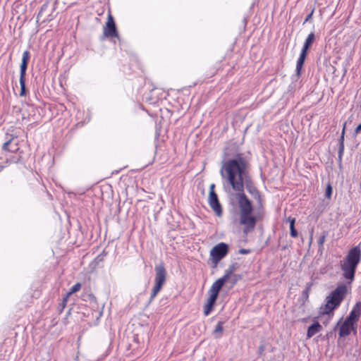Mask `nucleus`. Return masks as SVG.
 <instances>
[{"label":"nucleus","mask_w":361,"mask_h":361,"mask_svg":"<svg viewBox=\"0 0 361 361\" xmlns=\"http://www.w3.org/2000/svg\"><path fill=\"white\" fill-rule=\"evenodd\" d=\"M348 292L347 284L342 283L338 285L331 293L326 298V304L320 307L319 314L327 315L330 320L334 315V310L338 308L342 301L344 300Z\"/></svg>","instance_id":"obj_3"},{"label":"nucleus","mask_w":361,"mask_h":361,"mask_svg":"<svg viewBox=\"0 0 361 361\" xmlns=\"http://www.w3.org/2000/svg\"><path fill=\"white\" fill-rule=\"evenodd\" d=\"M247 167V162L238 154L235 159L224 162L220 170L222 178L237 192L235 197L240 210L239 221L244 226L243 233L245 234L253 231L257 221L261 219L259 216H256L252 214V202L244 192V183H247L249 178Z\"/></svg>","instance_id":"obj_1"},{"label":"nucleus","mask_w":361,"mask_h":361,"mask_svg":"<svg viewBox=\"0 0 361 361\" xmlns=\"http://www.w3.org/2000/svg\"><path fill=\"white\" fill-rule=\"evenodd\" d=\"M288 221H290V235L293 238H297L298 235V231L295 228V218H288Z\"/></svg>","instance_id":"obj_15"},{"label":"nucleus","mask_w":361,"mask_h":361,"mask_svg":"<svg viewBox=\"0 0 361 361\" xmlns=\"http://www.w3.org/2000/svg\"><path fill=\"white\" fill-rule=\"evenodd\" d=\"M2 150L6 159V163H18L22 159L23 151L20 150L18 140L11 138L2 146Z\"/></svg>","instance_id":"obj_5"},{"label":"nucleus","mask_w":361,"mask_h":361,"mask_svg":"<svg viewBox=\"0 0 361 361\" xmlns=\"http://www.w3.org/2000/svg\"><path fill=\"white\" fill-rule=\"evenodd\" d=\"M241 252H242V253H247V251H246V250H242V251H241Z\"/></svg>","instance_id":"obj_24"},{"label":"nucleus","mask_w":361,"mask_h":361,"mask_svg":"<svg viewBox=\"0 0 361 361\" xmlns=\"http://www.w3.org/2000/svg\"><path fill=\"white\" fill-rule=\"evenodd\" d=\"M361 131V123H360L355 130V134L357 135Z\"/></svg>","instance_id":"obj_23"},{"label":"nucleus","mask_w":361,"mask_h":361,"mask_svg":"<svg viewBox=\"0 0 361 361\" xmlns=\"http://www.w3.org/2000/svg\"><path fill=\"white\" fill-rule=\"evenodd\" d=\"M70 297H68L67 295H65L62 299V301L59 304L58 311L59 314H61L64 309L66 308L68 301Z\"/></svg>","instance_id":"obj_16"},{"label":"nucleus","mask_w":361,"mask_h":361,"mask_svg":"<svg viewBox=\"0 0 361 361\" xmlns=\"http://www.w3.org/2000/svg\"><path fill=\"white\" fill-rule=\"evenodd\" d=\"M228 253V245L225 243H219L214 246L209 252V259L212 267H216L219 262Z\"/></svg>","instance_id":"obj_7"},{"label":"nucleus","mask_w":361,"mask_h":361,"mask_svg":"<svg viewBox=\"0 0 361 361\" xmlns=\"http://www.w3.org/2000/svg\"><path fill=\"white\" fill-rule=\"evenodd\" d=\"M103 34L106 37H118V33L116 27L114 17L109 12L107 21L103 28Z\"/></svg>","instance_id":"obj_11"},{"label":"nucleus","mask_w":361,"mask_h":361,"mask_svg":"<svg viewBox=\"0 0 361 361\" xmlns=\"http://www.w3.org/2000/svg\"><path fill=\"white\" fill-rule=\"evenodd\" d=\"M361 261V249L360 246H355L349 250L345 258L341 261V269L344 279L349 280V285L355 279L357 265Z\"/></svg>","instance_id":"obj_4"},{"label":"nucleus","mask_w":361,"mask_h":361,"mask_svg":"<svg viewBox=\"0 0 361 361\" xmlns=\"http://www.w3.org/2000/svg\"><path fill=\"white\" fill-rule=\"evenodd\" d=\"M325 239H326V235H323L322 236H321L319 238V239L318 240V244L320 247H322L323 245H324V243L325 241Z\"/></svg>","instance_id":"obj_22"},{"label":"nucleus","mask_w":361,"mask_h":361,"mask_svg":"<svg viewBox=\"0 0 361 361\" xmlns=\"http://www.w3.org/2000/svg\"><path fill=\"white\" fill-rule=\"evenodd\" d=\"M345 129V124H344V126H343V130H342V133H341V150H342V149H343V140H344Z\"/></svg>","instance_id":"obj_21"},{"label":"nucleus","mask_w":361,"mask_h":361,"mask_svg":"<svg viewBox=\"0 0 361 361\" xmlns=\"http://www.w3.org/2000/svg\"><path fill=\"white\" fill-rule=\"evenodd\" d=\"M215 185L211 184L209 186V192L208 196V203L210 207L217 216H221L222 214V207L219 202L217 194L215 192Z\"/></svg>","instance_id":"obj_10"},{"label":"nucleus","mask_w":361,"mask_h":361,"mask_svg":"<svg viewBox=\"0 0 361 361\" xmlns=\"http://www.w3.org/2000/svg\"><path fill=\"white\" fill-rule=\"evenodd\" d=\"M166 271L163 264L157 265L155 267L154 285L152 289L149 302L154 300L159 292L161 290L163 286L166 283Z\"/></svg>","instance_id":"obj_6"},{"label":"nucleus","mask_w":361,"mask_h":361,"mask_svg":"<svg viewBox=\"0 0 361 361\" xmlns=\"http://www.w3.org/2000/svg\"><path fill=\"white\" fill-rule=\"evenodd\" d=\"M361 315V302H357L353 307L349 315L345 318L348 321L357 325Z\"/></svg>","instance_id":"obj_13"},{"label":"nucleus","mask_w":361,"mask_h":361,"mask_svg":"<svg viewBox=\"0 0 361 361\" xmlns=\"http://www.w3.org/2000/svg\"><path fill=\"white\" fill-rule=\"evenodd\" d=\"M314 12V8H313L312 10L311 11V12L305 18V21L303 23L304 24L306 23L307 22L310 21L312 19Z\"/></svg>","instance_id":"obj_20"},{"label":"nucleus","mask_w":361,"mask_h":361,"mask_svg":"<svg viewBox=\"0 0 361 361\" xmlns=\"http://www.w3.org/2000/svg\"><path fill=\"white\" fill-rule=\"evenodd\" d=\"M235 265H231L226 271L224 276L215 281L209 290V296L204 305V314L208 316L214 309L219 293L226 283H231V288H233L241 279L240 275L234 274Z\"/></svg>","instance_id":"obj_2"},{"label":"nucleus","mask_w":361,"mask_h":361,"mask_svg":"<svg viewBox=\"0 0 361 361\" xmlns=\"http://www.w3.org/2000/svg\"><path fill=\"white\" fill-rule=\"evenodd\" d=\"M308 290L306 291V297L307 298L308 297V293H307Z\"/></svg>","instance_id":"obj_25"},{"label":"nucleus","mask_w":361,"mask_h":361,"mask_svg":"<svg viewBox=\"0 0 361 361\" xmlns=\"http://www.w3.org/2000/svg\"><path fill=\"white\" fill-rule=\"evenodd\" d=\"M224 328H223V322H219L215 327L214 333H219L221 334L223 332Z\"/></svg>","instance_id":"obj_18"},{"label":"nucleus","mask_w":361,"mask_h":361,"mask_svg":"<svg viewBox=\"0 0 361 361\" xmlns=\"http://www.w3.org/2000/svg\"><path fill=\"white\" fill-rule=\"evenodd\" d=\"M30 59V52L29 51L26 50L23 52V56H22V61L20 64V96L23 97L26 94V89H25V75H26V71Z\"/></svg>","instance_id":"obj_9"},{"label":"nucleus","mask_w":361,"mask_h":361,"mask_svg":"<svg viewBox=\"0 0 361 361\" xmlns=\"http://www.w3.org/2000/svg\"><path fill=\"white\" fill-rule=\"evenodd\" d=\"M81 289V283H76L75 285H73L70 290L66 294L68 297H71V295L78 291H79Z\"/></svg>","instance_id":"obj_17"},{"label":"nucleus","mask_w":361,"mask_h":361,"mask_svg":"<svg viewBox=\"0 0 361 361\" xmlns=\"http://www.w3.org/2000/svg\"><path fill=\"white\" fill-rule=\"evenodd\" d=\"M332 194V187L330 184L326 186L325 195L327 198L330 199Z\"/></svg>","instance_id":"obj_19"},{"label":"nucleus","mask_w":361,"mask_h":361,"mask_svg":"<svg viewBox=\"0 0 361 361\" xmlns=\"http://www.w3.org/2000/svg\"><path fill=\"white\" fill-rule=\"evenodd\" d=\"M352 331L356 333L357 331V325L345 319L343 322L341 323L339 328V336L345 337L351 334Z\"/></svg>","instance_id":"obj_12"},{"label":"nucleus","mask_w":361,"mask_h":361,"mask_svg":"<svg viewBox=\"0 0 361 361\" xmlns=\"http://www.w3.org/2000/svg\"><path fill=\"white\" fill-rule=\"evenodd\" d=\"M314 39V33L310 32L304 42L303 47L302 48V50L300 51L299 58L298 59L296 63V74L298 76H300L301 74V71L305 63L308 53V50L311 47Z\"/></svg>","instance_id":"obj_8"},{"label":"nucleus","mask_w":361,"mask_h":361,"mask_svg":"<svg viewBox=\"0 0 361 361\" xmlns=\"http://www.w3.org/2000/svg\"><path fill=\"white\" fill-rule=\"evenodd\" d=\"M322 329V325L317 321H314V323L309 326L307 332V338H310L314 336L316 334L321 331Z\"/></svg>","instance_id":"obj_14"}]
</instances>
